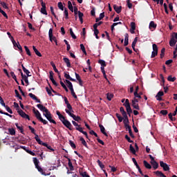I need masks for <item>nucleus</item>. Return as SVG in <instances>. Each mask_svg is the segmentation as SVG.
Returning <instances> with one entry per match:
<instances>
[{"mask_svg":"<svg viewBox=\"0 0 177 177\" xmlns=\"http://www.w3.org/2000/svg\"><path fill=\"white\" fill-rule=\"evenodd\" d=\"M24 48L25 51H26V55L28 56H31V52L30 51V49L26 46H24Z\"/></svg>","mask_w":177,"mask_h":177,"instance_id":"49","label":"nucleus"},{"mask_svg":"<svg viewBox=\"0 0 177 177\" xmlns=\"http://www.w3.org/2000/svg\"><path fill=\"white\" fill-rule=\"evenodd\" d=\"M32 48H33V50H35V55H37V56H38L39 57H42L41 53L39 52L38 49H37L35 46H32Z\"/></svg>","mask_w":177,"mask_h":177,"instance_id":"25","label":"nucleus"},{"mask_svg":"<svg viewBox=\"0 0 177 177\" xmlns=\"http://www.w3.org/2000/svg\"><path fill=\"white\" fill-rule=\"evenodd\" d=\"M102 24H103V21H99L98 23L94 24L93 29H97V28H98V26H101Z\"/></svg>","mask_w":177,"mask_h":177,"instance_id":"44","label":"nucleus"},{"mask_svg":"<svg viewBox=\"0 0 177 177\" xmlns=\"http://www.w3.org/2000/svg\"><path fill=\"white\" fill-rule=\"evenodd\" d=\"M40 3L41 5V9L40 10V12L42 15H47L46 5L45 4V3H44L42 0H40Z\"/></svg>","mask_w":177,"mask_h":177,"instance_id":"9","label":"nucleus"},{"mask_svg":"<svg viewBox=\"0 0 177 177\" xmlns=\"http://www.w3.org/2000/svg\"><path fill=\"white\" fill-rule=\"evenodd\" d=\"M99 30L97 28H94V36H95V39H99Z\"/></svg>","mask_w":177,"mask_h":177,"instance_id":"37","label":"nucleus"},{"mask_svg":"<svg viewBox=\"0 0 177 177\" xmlns=\"http://www.w3.org/2000/svg\"><path fill=\"white\" fill-rule=\"evenodd\" d=\"M35 141H37V142H38V144L44 143V142L40 140V138H39V136H38L37 134H35Z\"/></svg>","mask_w":177,"mask_h":177,"instance_id":"36","label":"nucleus"},{"mask_svg":"<svg viewBox=\"0 0 177 177\" xmlns=\"http://www.w3.org/2000/svg\"><path fill=\"white\" fill-rule=\"evenodd\" d=\"M55 73L53 71H50V80L52 82V84H53L54 86H58V84L55 82V79L53 78V75Z\"/></svg>","mask_w":177,"mask_h":177,"instance_id":"12","label":"nucleus"},{"mask_svg":"<svg viewBox=\"0 0 177 177\" xmlns=\"http://www.w3.org/2000/svg\"><path fill=\"white\" fill-rule=\"evenodd\" d=\"M58 8L60 9V10L62 11L65 10V8H64L63 3L62 2L58 3Z\"/></svg>","mask_w":177,"mask_h":177,"instance_id":"43","label":"nucleus"},{"mask_svg":"<svg viewBox=\"0 0 177 177\" xmlns=\"http://www.w3.org/2000/svg\"><path fill=\"white\" fill-rule=\"evenodd\" d=\"M80 142H82V145H84V147H85L86 148L88 149V147H87L86 141H85L84 138H80Z\"/></svg>","mask_w":177,"mask_h":177,"instance_id":"33","label":"nucleus"},{"mask_svg":"<svg viewBox=\"0 0 177 177\" xmlns=\"http://www.w3.org/2000/svg\"><path fill=\"white\" fill-rule=\"evenodd\" d=\"M3 107L6 109V111H7V112L10 113V114H13V111L8 106H4Z\"/></svg>","mask_w":177,"mask_h":177,"instance_id":"48","label":"nucleus"},{"mask_svg":"<svg viewBox=\"0 0 177 177\" xmlns=\"http://www.w3.org/2000/svg\"><path fill=\"white\" fill-rule=\"evenodd\" d=\"M68 160V167H70L71 171L75 170V168L73 167V165H72L71 160L68 158H66Z\"/></svg>","mask_w":177,"mask_h":177,"instance_id":"29","label":"nucleus"},{"mask_svg":"<svg viewBox=\"0 0 177 177\" xmlns=\"http://www.w3.org/2000/svg\"><path fill=\"white\" fill-rule=\"evenodd\" d=\"M15 127H17V129H18L19 131H20V133L24 134L23 126H21V125L19 126L18 123H15Z\"/></svg>","mask_w":177,"mask_h":177,"instance_id":"28","label":"nucleus"},{"mask_svg":"<svg viewBox=\"0 0 177 177\" xmlns=\"http://www.w3.org/2000/svg\"><path fill=\"white\" fill-rule=\"evenodd\" d=\"M80 49H82V53H84V55H86V50H85L84 44H80Z\"/></svg>","mask_w":177,"mask_h":177,"instance_id":"55","label":"nucleus"},{"mask_svg":"<svg viewBox=\"0 0 177 177\" xmlns=\"http://www.w3.org/2000/svg\"><path fill=\"white\" fill-rule=\"evenodd\" d=\"M143 164L146 169H151V168H152L151 165L149 162H147V160H144Z\"/></svg>","mask_w":177,"mask_h":177,"instance_id":"27","label":"nucleus"},{"mask_svg":"<svg viewBox=\"0 0 177 177\" xmlns=\"http://www.w3.org/2000/svg\"><path fill=\"white\" fill-rule=\"evenodd\" d=\"M35 168L37 169H38V171L41 174L42 176H50V173H48V174H46L44 171V170H42V168L40 167V166H35Z\"/></svg>","mask_w":177,"mask_h":177,"instance_id":"14","label":"nucleus"},{"mask_svg":"<svg viewBox=\"0 0 177 177\" xmlns=\"http://www.w3.org/2000/svg\"><path fill=\"white\" fill-rule=\"evenodd\" d=\"M69 142H70L71 147H72V149H75L76 147H75V142H73V141L72 140H70Z\"/></svg>","mask_w":177,"mask_h":177,"instance_id":"56","label":"nucleus"},{"mask_svg":"<svg viewBox=\"0 0 177 177\" xmlns=\"http://www.w3.org/2000/svg\"><path fill=\"white\" fill-rule=\"evenodd\" d=\"M167 81L174 82L176 81V77H172V76L169 75V77H167Z\"/></svg>","mask_w":177,"mask_h":177,"instance_id":"41","label":"nucleus"},{"mask_svg":"<svg viewBox=\"0 0 177 177\" xmlns=\"http://www.w3.org/2000/svg\"><path fill=\"white\" fill-rule=\"evenodd\" d=\"M122 103H124L123 105L126 108V111L127 112V114L130 115L131 113H132V109H131L130 102L129 101V99H126V100L122 99Z\"/></svg>","mask_w":177,"mask_h":177,"instance_id":"4","label":"nucleus"},{"mask_svg":"<svg viewBox=\"0 0 177 177\" xmlns=\"http://www.w3.org/2000/svg\"><path fill=\"white\" fill-rule=\"evenodd\" d=\"M136 150L138 151L139 150V147H136V149L133 147H132V145H130V152L132 154H136Z\"/></svg>","mask_w":177,"mask_h":177,"instance_id":"23","label":"nucleus"},{"mask_svg":"<svg viewBox=\"0 0 177 177\" xmlns=\"http://www.w3.org/2000/svg\"><path fill=\"white\" fill-rule=\"evenodd\" d=\"M120 111L122 113V118L129 122V118H127V112L124 110V107H120Z\"/></svg>","mask_w":177,"mask_h":177,"instance_id":"13","label":"nucleus"},{"mask_svg":"<svg viewBox=\"0 0 177 177\" xmlns=\"http://www.w3.org/2000/svg\"><path fill=\"white\" fill-rule=\"evenodd\" d=\"M113 97V94L110 93L106 94V99H107V100L111 101Z\"/></svg>","mask_w":177,"mask_h":177,"instance_id":"38","label":"nucleus"},{"mask_svg":"<svg viewBox=\"0 0 177 177\" xmlns=\"http://www.w3.org/2000/svg\"><path fill=\"white\" fill-rule=\"evenodd\" d=\"M8 133H10V136H15V129H8Z\"/></svg>","mask_w":177,"mask_h":177,"instance_id":"40","label":"nucleus"},{"mask_svg":"<svg viewBox=\"0 0 177 177\" xmlns=\"http://www.w3.org/2000/svg\"><path fill=\"white\" fill-rule=\"evenodd\" d=\"M99 64H100L102 66H106V64L104 60L103 59H99L98 61Z\"/></svg>","mask_w":177,"mask_h":177,"instance_id":"42","label":"nucleus"},{"mask_svg":"<svg viewBox=\"0 0 177 177\" xmlns=\"http://www.w3.org/2000/svg\"><path fill=\"white\" fill-rule=\"evenodd\" d=\"M22 67V71H24V73H25V74L27 75V77H31L30 74V71L26 69V68H25V66H24V65H21Z\"/></svg>","mask_w":177,"mask_h":177,"instance_id":"26","label":"nucleus"},{"mask_svg":"<svg viewBox=\"0 0 177 177\" xmlns=\"http://www.w3.org/2000/svg\"><path fill=\"white\" fill-rule=\"evenodd\" d=\"M132 106H133L134 109L139 110V104H138V103L132 102Z\"/></svg>","mask_w":177,"mask_h":177,"instance_id":"45","label":"nucleus"},{"mask_svg":"<svg viewBox=\"0 0 177 177\" xmlns=\"http://www.w3.org/2000/svg\"><path fill=\"white\" fill-rule=\"evenodd\" d=\"M12 43H13L14 47L18 48L19 50H20L21 52H23V48H21V46L19 44H17V42H15V40L12 41Z\"/></svg>","mask_w":177,"mask_h":177,"instance_id":"20","label":"nucleus"},{"mask_svg":"<svg viewBox=\"0 0 177 177\" xmlns=\"http://www.w3.org/2000/svg\"><path fill=\"white\" fill-rule=\"evenodd\" d=\"M159 163H160V167L162 168V170H164L165 171L170 170V167H169V165L167 163H165L162 161H160Z\"/></svg>","mask_w":177,"mask_h":177,"instance_id":"10","label":"nucleus"},{"mask_svg":"<svg viewBox=\"0 0 177 177\" xmlns=\"http://www.w3.org/2000/svg\"><path fill=\"white\" fill-rule=\"evenodd\" d=\"M99 128L100 129V132H102L104 136L108 137L107 133L105 131V127L102 124H99Z\"/></svg>","mask_w":177,"mask_h":177,"instance_id":"17","label":"nucleus"},{"mask_svg":"<svg viewBox=\"0 0 177 177\" xmlns=\"http://www.w3.org/2000/svg\"><path fill=\"white\" fill-rule=\"evenodd\" d=\"M165 53V48H162L160 51V59H162L164 57Z\"/></svg>","mask_w":177,"mask_h":177,"instance_id":"53","label":"nucleus"},{"mask_svg":"<svg viewBox=\"0 0 177 177\" xmlns=\"http://www.w3.org/2000/svg\"><path fill=\"white\" fill-rule=\"evenodd\" d=\"M77 17H79V20L80 21V23H83V20H82V17H84V14H82V12H79V15H77Z\"/></svg>","mask_w":177,"mask_h":177,"instance_id":"39","label":"nucleus"},{"mask_svg":"<svg viewBox=\"0 0 177 177\" xmlns=\"http://www.w3.org/2000/svg\"><path fill=\"white\" fill-rule=\"evenodd\" d=\"M153 174H156V176H157V177H162V176H165L160 171H154Z\"/></svg>","mask_w":177,"mask_h":177,"instance_id":"30","label":"nucleus"},{"mask_svg":"<svg viewBox=\"0 0 177 177\" xmlns=\"http://www.w3.org/2000/svg\"><path fill=\"white\" fill-rule=\"evenodd\" d=\"M33 162L35 163V166H39V160L37 158H33Z\"/></svg>","mask_w":177,"mask_h":177,"instance_id":"61","label":"nucleus"},{"mask_svg":"<svg viewBox=\"0 0 177 177\" xmlns=\"http://www.w3.org/2000/svg\"><path fill=\"white\" fill-rule=\"evenodd\" d=\"M0 4L1 5L2 8L5 9H8V7L7 6L6 3L2 1L1 3H0Z\"/></svg>","mask_w":177,"mask_h":177,"instance_id":"62","label":"nucleus"},{"mask_svg":"<svg viewBox=\"0 0 177 177\" xmlns=\"http://www.w3.org/2000/svg\"><path fill=\"white\" fill-rule=\"evenodd\" d=\"M74 127H75V129L77 131H79V132L82 133V134H84V136H86V138H88V137L87 136L86 131H82V127H81V125H77V126H74Z\"/></svg>","mask_w":177,"mask_h":177,"instance_id":"11","label":"nucleus"},{"mask_svg":"<svg viewBox=\"0 0 177 177\" xmlns=\"http://www.w3.org/2000/svg\"><path fill=\"white\" fill-rule=\"evenodd\" d=\"M25 151L27 152V153L30 154L32 156H35V153L32 151L31 150L28 149V150H25Z\"/></svg>","mask_w":177,"mask_h":177,"instance_id":"58","label":"nucleus"},{"mask_svg":"<svg viewBox=\"0 0 177 177\" xmlns=\"http://www.w3.org/2000/svg\"><path fill=\"white\" fill-rule=\"evenodd\" d=\"M32 111H33V113H35V118H37V119H38L39 121L41 122V123L44 124V125L47 124L48 123L47 120L42 119L41 114H40L38 110L35 109V108L33 107Z\"/></svg>","mask_w":177,"mask_h":177,"instance_id":"3","label":"nucleus"},{"mask_svg":"<svg viewBox=\"0 0 177 177\" xmlns=\"http://www.w3.org/2000/svg\"><path fill=\"white\" fill-rule=\"evenodd\" d=\"M64 15H65V19H68V11L67 8H65V10H64Z\"/></svg>","mask_w":177,"mask_h":177,"instance_id":"50","label":"nucleus"},{"mask_svg":"<svg viewBox=\"0 0 177 177\" xmlns=\"http://www.w3.org/2000/svg\"><path fill=\"white\" fill-rule=\"evenodd\" d=\"M53 28H50V30L48 31V37H50V39H52V36H53Z\"/></svg>","mask_w":177,"mask_h":177,"instance_id":"57","label":"nucleus"},{"mask_svg":"<svg viewBox=\"0 0 177 177\" xmlns=\"http://www.w3.org/2000/svg\"><path fill=\"white\" fill-rule=\"evenodd\" d=\"M74 16H79V12L80 11H78V8L77 7H74Z\"/></svg>","mask_w":177,"mask_h":177,"instance_id":"54","label":"nucleus"},{"mask_svg":"<svg viewBox=\"0 0 177 177\" xmlns=\"http://www.w3.org/2000/svg\"><path fill=\"white\" fill-rule=\"evenodd\" d=\"M151 165H152L154 170L158 169V163L156 161H151Z\"/></svg>","mask_w":177,"mask_h":177,"instance_id":"22","label":"nucleus"},{"mask_svg":"<svg viewBox=\"0 0 177 177\" xmlns=\"http://www.w3.org/2000/svg\"><path fill=\"white\" fill-rule=\"evenodd\" d=\"M115 117H117L118 121H119V122H122V117L120 115V114L115 113Z\"/></svg>","mask_w":177,"mask_h":177,"instance_id":"47","label":"nucleus"},{"mask_svg":"<svg viewBox=\"0 0 177 177\" xmlns=\"http://www.w3.org/2000/svg\"><path fill=\"white\" fill-rule=\"evenodd\" d=\"M17 112L19 115H20V117H21L22 118L27 119L28 120V121L30 120V116H28V115H27L23 110L18 109Z\"/></svg>","mask_w":177,"mask_h":177,"instance_id":"8","label":"nucleus"},{"mask_svg":"<svg viewBox=\"0 0 177 177\" xmlns=\"http://www.w3.org/2000/svg\"><path fill=\"white\" fill-rule=\"evenodd\" d=\"M160 114L165 116V115H167V110H162V111H160Z\"/></svg>","mask_w":177,"mask_h":177,"instance_id":"64","label":"nucleus"},{"mask_svg":"<svg viewBox=\"0 0 177 177\" xmlns=\"http://www.w3.org/2000/svg\"><path fill=\"white\" fill-rule=\"evenodd\" d=\"M57 115H58L59 120L62 121V124L65 126L67 129H68L70 131H72L73 129V127L72 126L71 123L70 121L67 120L65 119V117L59 112V111H56Z\"/></svg>","mask_w":177,"mask_h":177,"instance_id":"2","label":"nucleus"},{"mask_svg":"<svg viewBox=\"0 0 177 177\" xmlns=\"http://www.w3.org/2000/svg\"><path fill=\"white\" fill-rule=\"evenodd\" d=\"M50 13H52V15L54 16V18H55V19H57V20H58V17H57V15H55V10H54L53 7L50 6Z\"/></svg>","mask_w":177,"mask_h":177,"instance_id":"31","label":"nucleus"},{"mask_svg":"<svg viewBox=\"0 0 177 177\" xmlns=\"http://www.w3.org/2000/svg\"><path fill=\"white\" fill-rule=\"evenodd\" d=\"M28 96H30V97L32 98V100H35V102H37L38 103H41L40 100H39L38 97L37 96H35L34 94L28 93Z\"/></svg>","mask_w":177,"mask_h":177,"instance_id":"15","label":"nucleus"},{"mask_svg":"<svg viewBox=\"0 0 177 177\" xmlns=\"http://www.w3.org/2000/svg\"><path fill=\"white\" fill-rule=\"evenodd\" d=\"M37 107H38L39 110L40 111H43L44 113V116H45L46 119L48 120L52 124H56L57 122H55V120L52 119V114H50V112L48 111V109H46V107L44 106L41 104H37Z\"/></svg>","mask_w":177,"mask_h":177,"instance_id":"1","label":"nucleus"},{"mask_svg":"<svg viewBox=\"0 0 177 177\" xmlns=\"http://www.w3.org/2000/svg\"><path fill=\"white\" fill-rule=\"evenodd\" d=\"M156 28H157V24H154L153 21H150L149 26V30L156 29Z\"/></svg>","mask_w":177,"mask_h":177,"instance_id":"21","label":"nucleus"},{"mask_svg":"<svg viewBox=\"0 0 177 177\" xmlns=\"http://www.w3.org/2000/svg\"><path fill=\"white\" fill-rule=\"evenodd\" d=\"M97 163H98V166L100 167V169H103L105 168V166L100 162V160H97Z\"/></svg>","mask_w":177,"mask_h":177,"instance_id":"46","label":"nucleus"},{"mask_svg":"<svg viewBox=\"0 0 177 177\" xmlns=\"http://www.w3.org/2000/svg\"><path fill=\"white\" fill-rule=\"evenodd\" d=\"M52 90H50V88H48V87H46V92H47V94L50 96H53V95L52 94Z\"/></svg>","mask_w":177,"mask_h":177,"instance_id":"51","label":"nucleus"},{"mask_svg":"<svg viewBox=\"0 0 177 177\" xmlns=\"http://www.w3.org/2000/svg\"><path fill=\"white\" fill-rule=\"evenodd\" d=\"M79 174H80V176H82V177H90V176L87 174L86 171H79Z\"/></svg>","mask_w":177,"mask_h":177,"instance_id":"32","label":"nucleus"},{"mask_svg":"<svg viewBox=\"0 0 177 177\" xmlns=\"http://www.w3.org/2000/svg\"><path fill=\"white\" fill-rule=\"evenodd\" d=\"M135 30H136V24L135 22H131V30H130L131 34H135Z\"/></svg>","mask_w":177,"mask_h":177,"instance_id":"19","label":"nucleus"},{"mask_svg":"<svg viewBox=\"0 0 177 177\" xmlns=\"http://www.w3.org/2000/svg\"><path fill=\"white\" fill-rule=\"evenodd\" d=\"M113 9L117 14H120L122 12V6H118L117 5H113Z\"/></svg>","mask_w":177,"mask_h":177,"instance_id":"16","label":"nucleus"},{"mask_svg":"<svg viewBox=\"0 0 177 177\" xmlns=\"http://www.w3.org/2000/svg\"><path fill=\"white\" fill-rule=\"evenodd\" d=\"M152 49L153 51H152V53L151 54V58H154L158 55V47L156 44H152Z\"/></svg>","mask_w":177,"mask_h":177,"instance_id":"7","label":"nucleus"},{"mask_svg":"<svg viewBox=\"0 0 177 177\" xmlns=\"http://www.w3.org/2000/svg\"><path fill=\"white\" fill-rule=\"evenodd\" d=\"M162 95H164V93L162 91H159L158 92L157 95H156V97H162Z\"/></svg>","mask_w":177,"mask_h":177,"instance_id":"63","label":"nucleus"},{"mask_svg":"<svg viewBox=\"0 0 177 177\" xmlns=\"http://www.w3.org/2000/svg\"><path fill=\"white\" fill-rule=\"evenodd\" d=\"M28 129H30V133H33L35 136V135H37V133H35V129L33 127H32L31 126H28Z\"/></svg>","mask_w":177,"mask_h":177,"instance_id":"52","label":"nucleus"},{"mask_svg":"<svg viewBox=\"0 0 177 177\" xmlns=\"http://www.w3.org/2000/svg\"><path fill=\"white\" fill-rule=\"evenodd\" d=\"M62 60H64V62H65V64H66V66L68 68H71V62H70V59L67 57H64L62 59Z\"/></svg>","mask_w":177,"mask_h":177,"instance_id":"18","label":"nucleus"},{"mask_svg":"<svg viewBox=\"0 0 177 177\" xmlns=\"http://www.w3.org/2000/svg\"><path fill=\"white\" fill-rule=\"evenodd\" d=\"M125 139L126 140H127V142H130V143H133V140H131L130 137H129L128 135H125Z\"/></svg>","mask_w":177,"mask_h":177,"instance_id":"60","label":"nucleus"},{"mask_svg":"<svg viewBox=\"0 0 177 177\" xmlns=\"http://www.w3.org/2000/svg\"><path fill=\"white\" fill-rule=\"evenodd\" d=\"M10 75L12 76V78L17 82V84H19L18 80H17V76L15 75V72H10Z\"/></svg>","mask_w":177,"mask_h":177,"instance_id":"34","label":"nucleus"},{"mask_svg":"<svg viewBox=\"0 0 177 177\" xmlns=\"http://www.w3.org/2000/svg\"><path fill=\"white\" fill-rule=\"evenodd\" d=\"M70 35H71V37H72V39H77V36H75L72 28H70Z\"/></svg>","mask_w":177,"mask_h":177,"instance_id":"35","label":"nucleus"},{"mask_svg":"<svg viewBox=\"0 0 177 177\" xmlns=\"http://www.w3.org/2000/svg\"><path fill=\"white\" fill-rule=\"evenodd\" d=\"M129 45V35L127 33L125 34V39L124 41V46H127Z\"/></svg>","mask_w":177,"mask_h":177,"instance_id":"24","label":"nucleus"},{"mask_svg":"<svg viewBox=\"0 0 177 177\" xmlns=\"http://www.w3.org/2000/svg\"><path fill=\"white\" fill-rule=\"evenodd\" d=\"M0 13L2 14V16H3V17H5L6 19H8L6 12H5L3 10H0Z\"/></svg>","mask_w":177,"mask_h":177,"instance_id":"59","label":"nucleus"},{"mask_svg":"<svg viewBox=\"0 0 177 177\" xmlns=\"http://www.w3.org/2000/svg\"><path fill=\"white\" fill-rule=\"evenodd\" d=\"M65 111L66 112L67 114H68V115H70L71 118H73L74 121H75V122L82 121V118L80 117L76 116L75 114L72 113L68 109H65Z\"/></svg>","mask_w":177,"mask_h":177,"instance_id":"6","label":"nucleus"},{"mask_svg":"<svg viewBox=\"0 0 177 177\" xmlns=\"http://www.w3.org/2000/svg\"><path fill=\"white\" fill-rule=\"evenodd\" d=\"M176 44H177V32H173L172 35H171V39L169 44L171 47H174Z\"/></svg>","mask_w":177,"mask_h":177,"instance_id":"5","label":"nucleus"}]
</instances>
